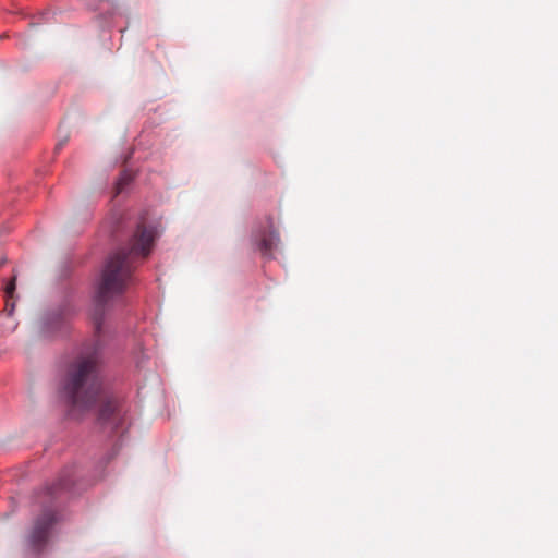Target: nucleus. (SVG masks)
<instances>
[{
    "label": "nucleus",
    "instance_id": "1",
    "mask_svg": "<svg viewBox=\"0 0 558 558\" xmlns=\"http://www.w3.org/2000/svg\"><path fill=\"white\" fill-rule=\"evenodd\" d=\"M156 238L155 226L140 222L126 246L107 257L94 295V322L97 330L101 328L107 303L123 294L132 283L134 269L149 256Z\"/></svg>",
    "mask_w": 558,
    "mask_h": 558
},
{
    "label": "nucleus",
    "instance_id": "2",
    "mask_svg": "<svg viewBox=\"0 0 558 558\" xmlns=\"http://www.w3.org/2000/svg\"><path fill=\"white\" fill-rule=\"evenodd\" d=\"M100 391V369L95 355L77 356L68 364L60 381L59 396L69 408V416L76 417L77 413L92 409Z\"/></svg>",
    "mask_w": 558,
    "mask_h": 558
},
{
    "label": "nucleus",
    "instance_id": "3",
    "mask_svg": "<svg viewBox=\"0 0 558 558\" xmlns=\"http://www.w3.org/2000/svg\"><path fill=\"white\" fill-rule=\"evenodd\" d=\"M76 307L72 300L66 299L54 308L48 311L41 323V331L46 336H53L66 331L70 319L75 315Z\"/></svg>",
    "mask_w": 558,
    "mask_h": 558
},
{
    "label": "nucleus",
    "instance_id": "4",
    "mask_svg": "<svg viewBox=\"0 0 558 558\" xmlns=\"http://www.w3.org/2000/svg\"><path fill=\"white\" fill-rule=\"evenodd\" d=\"M59 517L52 510H45L35 521L34 527L28 537V546L36 555L43 553L52 526L58 522Z\"/></svg>",
    "mask_w": 558,
    "mask_h": 558
},
{
    "label": "nucleus",
    "instance_id": "5",
    "mask_svg": "<svg viewBox=\"0 0 558 558\" xmlns=\"http://www.w3.org/2000/svg\"><path fill=\"white\" fill-rule=\"evenodd\" d=\"M279 234L274 228L272 219L267 218V226L259 227L252 233V242L255 251H258L263 257L272 258V252L279 244Z\"/></svg>",
    "mask_w": 558,
    "mask_h": 558
},
{
    "label": "nucleus",
    "instance_id": "6",
    "mask_svg": "<svg viewBox=\"0 0 558 558\" xmlns=\"http://www.w3.org/2000/svg\"><path fill=\"white\" fill-rule=\"evenodd\" d=\"M97 421L101 427L118 433L123 423L120 403L114 398L106 399L99 408Z\"/></svg>",
    "mask_w": 558,
    "mask_h": 558
},
{
    "label": "nucleus",
    "instance_id": "7",
    "mask_svg": "<svg viewBox=\"0 0 558 558\" xmlns=\"http://www.w3.org/2000/svg\"><path fill=\"white\" fill-rule=\"evenodd\" d=\"M74 466L64 469L59 478L46 487V494L50 497H56L62 492H72L74 489Z\"/></svg>",
    "mask_w": 558,
    "mask_h": 558
},
{
    "label": "nucleus",
    "instance_id": "8",
    "mask_svg": "<svg viewBox=\"0 0 558 558\" xmlns=\"http://www.w3.org/2000/svg\"><path fill=\"white\" fill-rule=\"evenodd\" d=\"M15 289H16V277L13 276L10 280H8L4 283V288H3L4 298H5V308L9 313V315H11L13 313L14 307H15L14 302H10V300H12L14 298Z\"/></svg>",
    "mask_w": 558,
    "mask_h": 558
},
{
    "label": "nucleus",
    "instance_id": "9",
    "mask_svg": "<svg viewBox=\"0 0 558 558\" xmlns=\"http://www.w3.org/2000/svg\"><path fill=\"white\" fill-rule=\"evenodd\" d=\"M133 179H134L133 172L129 169H124L120 173V175L116 182V186H114L116 195L123 193L125 187L133 181Z\"/></svg>",
    "mask_w": 558,
    "mask_h": 558
}]
</instances>
